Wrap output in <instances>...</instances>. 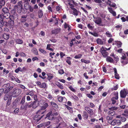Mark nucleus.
<instances>
[{"label": "nucleus", "mask_w": 128, "mask_h": 128, "mask_svg": "<svg viewBox=\"0 0 128 128\" xmlns=\"http://www.w3.org/2000/svg\"><path fill=\"white\" fill-rule=\"evenodd\" d=\"M48 106V103L44 102L43 105L41 107L40 110H38L36 112V114L34 117L33 119L35 122H38L44 116V115L42 116V115L44 114L46 112V110L42 111L45 110Z\"/></svg>", "instance_id": "nucleus-1"}, {"label": "nucleus", "mask_w": 128, "mask_h": 128, "mask_svg": "<svg viewBox=\"0 0 128 128\" xmlns=\"http://www.w3.org/2000/svg\"><path fill=\"white\" fill-rule=\"evenodd\" d=\"M3 87L5 89L4 93H7L10 91L14 88V86L11 85L10 83H7L4 84Z\"/></svg>", "instance_id": "nucleus-2"}, {"label": "nucleus", "mask_w": 128, "mask_h": 128, "mask_svg": "<svg viewBox=\"0 0 128 128\" xmlns=\"http://www.w3.org/2000/svg\"><path fill=\"white\" fill-rule=\"evenodd\" d=\"M58 114V113L56 111H54L53 112H52V111H50L46 114V116L45 117V118H48V120H52L54 118L53 116H57Z\"/></svg>", "instance_id": "nucleus-3"}, {"label": "nucleus", "mask_w": 128, "mask_h": 128, "mask_svg": "<svg viewBox=\"0 0 128 128\" xmlns=\"http://www.w3.org/2000/svg\"><path fill=\"white\" fill-rule=\"evenodd\" d=\"M30 102H26L25 104L22 105L20 106V108L21 110H26L28 108H30L31 107L30 105Z\"/></svg>", "instance_id": "nucleus-4"}, {"label": "nucleus", "mask_w": 128, "mask_h": 128, "mask_svg": "<svg viewBox=\"0 0 128 128\" xmlns=\"http://www.w3.org/2000/svg\"><path fill=\"white\" fill-rule=\"evenodd\" d=\"M22 92L21 90L19 89H14L12 95L14 97H16L20 95Z\"/></svg>", "instance_id": "nucleus-5"}, {"label": "nucleus", "mask_w": 128, "mask_h": 128, "mask_svg": "<svg viewBox=\"0 0 128 128\" xmlns=\"http://www.w3.org/2000/svg\"><path fill=\"white\" fill-rule=\"evenodd\" d=\"M84 110L90 116H92L94 114V110L88 106H86Z\"/></svg>", "instance_id": "nucleus-6"}, {"label": "nucleus", "mask_w": 128, "mask_h": 128, "mask_svg": "<svg viewBox=\"0 0 128 128\" xmlns=\"http://www.w3.org/2000/svg\"><path fill=\"white\" fill-rule=\"evenodd\" d=\"M128 94L125 89L121 90L120 92V97L122 98H124Z\"/></svg>", "instance_id": "nucleus-7"}, {"label": "nucleus", "mask_w": 128, "mask_h": 128, "mask_svg": "<svg viewBox=\"0 0 128 128\" xmlns=\"http://www.w3.org/2000/svg\"><path fill=\"white\" fill-rule=\"evenodd\" d=\"M39 102L37 100H35L30 103L31 107L33 108H35L37 107L39 105Z\"/></svg>", "instance_id": "nucleus-8"}, {"label": "nucleus", "mask_w": 128, "mask_h": 128, "mask_svg": "<svg viewBox=\"0 0 128 128\" xmlns=\"http://www.w3.org/2000/svg\"><path fill=\"white\" fill-rule=\"evenodd\" d=\"M96 20L94 21L95 23L99 24L100 26H103V25H100L102 22V18L100 17H97L96 18Z\"/></svg>", "instance_id": "nucleus-9"}, {"label": "nucleus", "mask_w": 128, "mask_h": 128, "mask_svg": "<svg viewBox=\"0 0 128 128\" xmlns=\"http://www.w3.org/2000/svg\"><path fill=\"white\" fill-rule=\"evenodd\" d=\"M18 6H15L14 7V8L11 10V13L14 16H18V15L16 12V8H18Z\"/></svg>", "instance_id": "nucleus-10"}, {"label": "nucleus", "mask_w": 128, "mask_h": 128, "mask_svg": "<svg viewBox=\"0 0 128 128\" xmlns=\"http://www.w3.org/2000/svg\"><path fill=\"white\" fill-rule=\"evenodd\" d=\"M100 52L104 58H106L108 56V52L106 51L105 50H102L101 49Z\"/></svg>", "instance_id": "nucleus-11"}, {"label": "nucleus", "mask_w": 128, "mask_h": 128, "mask_svg": "<svg viewBox=\"0 0 128 128\" xmlns=\"http://www.w3.org/2000/svg\"><path fill=\"white\" fill-rule=\"evenodd\" d=\"M10 13H5L4 14H3V13L2 14V18L4 20V18H5L6 19H8V18H9V16L10 15Z\"/></svg>", "instance_id": "nucleus-12"}, {"label": "nucleus", "mask_w": 128, "mask_h": 128, "mask_svg": "<svg viewBox=\"0 0 128 128\" xmlns=\"http://www.w3.org/2000/svg\"><path fill=\"white\" fill-rule=\"evenodd\" d=\"M60 28H57L53 30L52 31V34H57L60 32Z\"/></svg>", "instance_id": "nucleus-13"}, {"label": "nucleus", "mask_w": 128, "mask_h": 128, "mask_svg": "<svg viewBox=\"0 0 128 128\" xmlns=\"http://www.w3.org/2000/svg\"><path fill=\"white\" fill-rule=\"evenodd\" d=\"M114 71L115 73L114 76L115 78L117 79H119L120 78V76L119 74L117 73V71L116 68H114Z\"/></svg>", "instance_id": "nucleus-14"}, {"label": "nucleus", "mask_w": 128, "mask_h": 128, "mask_svg": "<svg viewBox=\"0 0 128 128\" xmlns=\"http://www.w3.org/2000/svg\"><path fill=\"white\" fill-rule=\"evenodd\" d=\"M82 116L84 119L87 120L88 118V114L86 111H83Z\"/></svg>", "instance_id": "nucleus-15"}, {"label": "nucleus", "mask_w": 128, "mask_h": 128, "mask_svg": "<svg viewBox=\"0 0 128 128\" xmlns=\"http://www.w3.org/2000/svg\"><path fill=\"white\" fill-rule=\"evenodd\" d=\"M108 10L109 12L112 14V15L114 16H116V12L113 10L112 8L110 7L108 8Z\"/></svg>", "instance_id": "nucleus-16"}, {"label": "nucleus", "mask_w": 128, "mask_h": 128, "mask_svg": "<svg viewBox=\"0 0 128 128\" xmlns=\"http://www.w3.org/2000/svg\"><path fill=\"white\" fill-rule=\"evenodd\" d=\"M106 61L108 62L112 63L114 62V60L113 59L109 56H108L106 58Z\"/></svg>", "instance_id": "nucleus-17"}, {"label": "nucleus", "mask_w": 128, "mask_h": 128, "mask_svg": "<svg viewBox=\"0 0 128 128\" xmlns=\"http://www.w3.org/2000/svg\"><path fill=\"white\" fill-rule=\"evenodd\" d=\"M22 1L18 2V5H17L18 6V8H19L20 9V11H19V12H21L22 9Z\"/></svg>", "instance_id": "nucleus-18"}, {"label": "nucleus", "mask_w": 128, "mask_h": 128, "mask_svg": "<svg viewBox=\"0 0 128 128\" xmlns=\"http://www.w3.org/2000/svg\"><path fill=\"white\" fill-rule=\"evenodd\" d=\"M27 18V16L26 15H22L20 19V21L21 22H24L26 21V18Z\"/></svg>", "instance_id": "nucleus-19"}, {"label": "nucleus", "mask_w": 128, "mask_h": 128, "mask_svg": "<svg viewBox=\"0 0 128 128\" xmlns=\"http://www.w3.org/2000/svg\"><path fill=\"white\" fill-rule=\"evenodd\" d=\"M9 26L10 27H12L14 25V20H10L8 21Z\"/></svg>", "instance_id": "nucleus-20"}, {"label": "nucleus", "mask_w": 128, "mask_h": 128, "mask_svg": "<svg viewBox=\"0 0 128 128\" xmlns=\"http://www.w3.org/2000/svg\"><path fill=\"white\" fill-rule=\"evenodd\" d=\"M97 43L99 44L102 45L103 44V42L100 39L98 38L96 40Z\"/></svg>", "instance_id": "nucleus-21"}, {"label": "nucleus", "mask_w": 128, "mask_h": 128, "mask_svg": "<svg viewBox=\"0 0 128 128\" xmlns=\"http://www.w3.org/2000/svg\"><path fill=\"white\" fill-rule=\"evenodd\" d=\"M115 44L117 45L118 48L121 47L122 44V43L120 41H115L114 42Z\"/></svg>", "instance_id": "nucleus-22"}, {"label": "nucleus", "mask_w": 128, "mask_h": 128, "mask_svg": "<svg viewBox=\"0 0 128 128\" xmlns=\"http://www.w3.org/2000/svg\"><path fill=\"white\" fill-rule=\"evenodd\" d=\"M9 16V18L10 19V20H14L18 18V16H14L13 15H10V14Z\"/></svg>", "instance_id": "nucleus-23"}, {"label": "nucleus", "mask_w": 128, "mask_h": 128, "mask_svg": "<svg viewBox=\"0 0 128 128\" xmlns=\"http://www.w3.org/2000/svg\"><path fill=\"white\" fill-rule=\"evenodd\" d=\"M102 0L103 2H105V0H106V1H105V2L108 1L109 2H111V1L109 0H94L95 2L97 3L98 4L101 3L102 2Z\"/></svg>", "instance_id": "nucleus-24"}, {"label": "nucleus", "mask_w": 128, "mask_h": 128, "mask_svg": "<svg viewBox=\"0 0 128 128\" xmlns=\"http://www.w3.org/2000/svg\"><path fill=\"white\" fill-rule=\"evenodd\" d=\"M3 37L4 39L8 40L9 38V35L7 33H4L3 34Z\"/></svg>", "instance_id": "nucleus-25"}, {"label": "nucleus", "mask_w": 128, "mask_h": 128, "mask_svg": "<svg viewBox=\"0 0 128 128\" xmlns=\"http://www.w3.org/2000/svg\"><path fill=\"white\" fill-rule=\"evenodd\" d=\"M122 25L120 24L115 26V28H116V30H118L120 31L122 28Z\"/></svg>", "instance_id": "nucleus-26"}, {"label": "nucleus", "mask_w": 128, "mask_h": 128, "mask_svg": "<svg viewBox=\"0 0 128 128\" xmlns=\"http://www.w3.org/2000/svg\"><path fill=\"white\" fill-rule=\"evenodd\" d=\"M15 42L16 43L18 44H22L23 43V41L21 40L20 39H16Z\"/></svg>", "instance_id": "nucleus-27"}, {"label": "nucleus", "mask_w": 128, "mask_h": 128, "mask_svg": "<svg viewBox=\"0 0 128 128\" xmlns=\"http://www.w3.org/2000/svg\"><path fill=\"white\" fill-rule=\"evenodd\" d=\"M81 61L82 62H84L86 64H88L90 63V61L89 60H85L83 59H81Z\"/></svg>", "instance_id": "nucleus-28"}, {"label": "nucleus", "mask_w": 128, "mask_h": 128, "mask_svg": "<svg viewBox=\"0 0 128 128\" xmlns=\"http://www.w3.org/2000/svg\"><path fill=\"white\" fill-rule=\"evenodd\" d=\"M43 12L42 10H40L38 12V15L39 18H41L43 16Z\"/></svg>", "instance_id": "nucleus-29"}, {"label": "nucleus", "mask_w": 128, "mask_h": 128, "mask_svg": "<svg viewBox=\"0 0 128 128\" xmlns=\"http://www.w3.org/2000/svg\"><path fill=\"white\" fill-rule=\"evenodd\" d=\"M50 104L52 106L56 108H58V106L54 102H51Z\"/></svg>", "instance_id": "nucleus-30"}, {"label": "nucleus", "mask_w": 128, "mask_h": 128, "mask_svg": "<svg viewBox=\"0 0 128 128\" xmlns=\"http://www.w3.org/2000/svg\"><path fill=\"white\" fill-rule=\"evenodd\" d=\"M67 60H66V62L69 65H70L71 64V61L70 60L72 59V58L70 57H68L66 58Z\"/></svg>", "instance_id": "nucleus-31"}, {"label": "nucleus", "mask_w": 128, "mask_h": 128, "mask_svg": "<svg viewBox=\"0 0 128 128\" xmlns=\"http://www.w3.org/2000/svg\"><path fill=\"white\" fill-rule=\"evenodd\" d=\"M2 11L4 13L3 14L6 13H9L8 12L9 10L8 9L6 8H2Z\"/></svg>", "instance_id": "nucleus-32"}, {"label": "nucleus", "mask_w": 128, "mask_h": 128, "mask_svg": "<svg viewBox=\"0 0 128 128\" xmlns=\"http://www.w3.org/2000/svg\"><path fill=\"white\" fill-rule=\"evenodd\" d=\"M115 120V122L116 125V126H119L121 124V122L119 120Z\"/></svg>", "instance_id": "nucleus-33"}, {"label": "nucleus", "mask_w": 128, "mask_h": 128, "mask_svg": "<svg viewBox=\"0 0 128 128\" xmlns=\"http://www.w3.org/2000/svg\"><path fill=\"white\" fill-rule=\"evenodd\" d=\"M25 96H23L22 99L20 104L22 105L24 104L25 102Z\"/></svg>", "instance_id": "nucleus-34"}, {"label": "nucleus", "mask_w": 128, "mask_h": 128, "mask_svg": "<svg viewBox=\"0 0 128 128\" xmlns=\"http://www.w3.org/2000/svg\"><path fill=\"white\" fill-rule=\"evenodd\" d=\"M106 35L108 37H112V35L109 31H107L106 33Z\"/></svg>", "instance_id": "nucleus-35"}, {"label": "nucleus", "mask_w": 128, "mask_h": 128, "mask_svg": "<svg viewBox=\"0 0 128 128\" xmlns=\"http://www.w3.org/2000/svg\"><path fill=\"white\" fill-rule=\"evenodd\" d=\"M108 114H110L111 116H113L115 114V112L113 110H111L108 112Z\"/></svg>", "instance_id": "nucleus-36"}, {"label": "nucleus", "mask_w": 128, "mask_h": 128, "mask_svg": "<svg viewBox=\"0 0 128 128\" xmlns=\"http://www.w3.org/2000/svg\"><path fill=\"white\" fill-rule=\"evenodd\" d=\"M118 99H117L116 98L114 97H112L111 98V100L112 101V104H115L116 102V100H117Z\"/></svg>", "instance_id": "nucleus-37"}, {"label": "nucleus", "mask_w": 128, "mask_h": 128, "mask_svg": "<svg viewBox=\"0 0 128 128\" xmlns=\"http://www.w3.org/2000/svg\"><path fill=\"white\" fill-rule=\"evenodd\" d=\"M64 98L66 99V98L65 97H63L62 96H60L58 98V100L59 102H62L63 99Z\"/></svg>", "instance_id": "nucleus-38"}, {"label": "nucleus", "mask_w": 128, "mask_h": 128, "mask_svg": "<svg viewBox=\"0 0 128 128\" xmlns=\"http://www.w3.org/2000/svg\"><path fill=\"white\" fill-rule=\"evenodd\" d=\"M114 96H115V97H114V98H116L117 99H118V92H114Z\"/></svg>", "instance_id": "nucleus-39"}, {"label": "nucleus", "mask_w": 128, "mask_h": 128, "mask_svg": "<svg viewBox=\"0 0 128 128\" xmlns=\"http://www.w3.org/2000/svg\"><path fill=\"white\" fill-rule=\"evenodd\" d=\"M72 10H73V13L76 16H78V13L77 10L75 8L72 9Z\"/></svg>", "instance_id": "nucleus-40"}, {"label": "nucleus", "mask_w": 128, "mask_h": 128, "mask_svg": "<svg viewBox=\"0 0 128 128\" xmlns=\"http://www.w3.org/2000/svg\"><path fill=\"white\" fill-rule=\"evenodd\" d=\"M9 96L10 95L6 93V94L4 96V100H7L8 98L9 97Z\"/></svg>", "instance_id": "nucleus-41"}, {"label": "nucleus", "mask_w": 128, "mask_h": 128, "mask_svg": "<svg viewBox=\"0 0 128 128\" xmlns=\"http://www.w3.org/2000/svg\"><path fill=\"white\" fill-rule=\"evenodd\" d=\"M46 84L45 83H42L40 86V87L41 88H45L46 87Z\"/></svg>", "instance_id": "nucleus-42"}, {"label": "nucleus", "mask_w": 128, "mask_h": 128, "mask_svg": "<svg viewBox=\"0 0 128 128\" xmlns=\"http://www.w3.org/2000/svg\"><path fill=\"white\" fill-rule=\"evenodd\" d=\"M29 5L28 4V1H24V6L25 7V8L27 9V8H26V7L27 6H29Z\"/></svg>", "instance_id": "nucleus-43"}, {"label": "nucleus", "mask_w": 128, "mask_h": 128, "mask_svg": "<svg viewBox=\"0 0 128 128\" xmlns=\"http://www.w3.org/2000/svg\"><path fill=\"white\" fill-rule=\"evenodd\" d=\"M82 55L81 54H79L78 55H76L74 57V58L76 59L79 58H81Z\"/></svg>", "instance_id": "nucleus-44"}, {"label": "nucleus", "mask_w": 128, "mask_h": 128, "mask_svg": "<svg viewBox=\"0 0 128 128\" xmlns=\"http://www.w3.org/2000/svg\"><path fill=\"white\" fill-rule=\"evenodd\" d=\"M4 89L2 88L0 89V97H1L4 93Z\"/></svg>", "instance_id": "nucleus-45"}, {"label": "nucleus", "mask_w": 128, "mask_h": 128, "mask_svg": "<svg viewBox=\"0 0 128 128\" xmlns=\"http://www.w3.org/2000/svg\"><path fill=\"white\" fill-rule=\"evenodd\" d=\"M118 88V84H117L116 86H114L112 88H111V90L112 91L115 90H117Z\"/></svg>", "instance_id": "nucleus-46"}, {"label": "nucleus", "mask_w": 128, "mask_h": 128, "mask_svg": "<svg viewBox=\"0 0 128 128\" xmlns=\"http://www.w3.org/2000/svg\"><path fill=\"white\" fill-rule=\"evenodd\" d=\"M8 24V22L6 21H4V22L3 21V26H9Z\"/></svg>", "instance_id": "nucleus-47"}, {"label": "nucleus", "mask_w": 128, "mask_h": 128, "mask_svg": "<svg viewBox=\"0 0 128 128\" xmlns=\"http://www.w3.org/2000/svg\"><path fill=\"white\" fill-rule=\"evenodd\" d=\"M126 118L124 116L120 118V121L122 122H124L126 120Z\"/></svg>", "instance_id": "nucleus-48"}, {"label": "nucleus", "mask_w": 128, "mask_h": 128, "mask_svg": "<svg viewBox=\"0 0 128 128\" xmlns=\"http://www.w3.org/2000/svg\"><path fill=\"white\" fill-rule=\"evenodd\" d=\"M50 121H48L45 122H44V126L46 127L47 126L50 124Z\"/></svg>", "instance_id": "nucleus-49"}, {"label": "nucleus", "mask_w": 128, "mask_h": 128, "mask_svg": "<svg viewBox=\"0 0 128 128\" xmlns=\"http://www.w3.org/2000/svg\"><path fill=\"white\" fill-rule=\"evenodd\" d=\"M11 99V98H10L9 97L8 99V102L6 103V106H9L10 104Z\"/></svg>", "instance_id": "nucleus-50"}, {"label": "nucleus", "mask_w": 128, "mask_h": 128, "mask_svg": "<svg viewBox=\"0 0 128 128\" xmlns=\"http://www.w3.org/2000/svg\"><path fill=\"white\" fill-rule=\"evenodd\" d=\"M38 50L39 51L42 53L44 54H46V51L41 48H39Z\"/></svg>", "instance_id": "nucleus-51"}, {"label": "nucleus", "mask_w": 128, "mask_h": 128, "mask_svg": "<svg viewBox=\"0 0 128 128\" xmlns=\"http://www.w3.org/2000/svg\"><path fill=\"white\" fill-rule=\"evenodd\" d=\"M87 27L90 30H92L93 28V27L92 26L90 25V24H87Z\"/></svg>", "instance_id": "nucleus-52"}, {"label": "nucleus", "mask_w": 128, "mask_h": 128, "mask_svg": "<svg viewBox=\"0 0 128 128\" xmlns=\"http://www.w3.org/2000/svg\"><path fill=\"white\" fill-rule=\"evenodd\" d=\"M58 73L60 74H62L64 73V72L62 69L59 70L58 71Z\"/></svg>", "instance_id": "nucleus-53"}, {"label": "nucleus", "mask_w": 128, "mask_h": 128, "mask_svg": "<svg viewBox=\"0 0 128 128\" xmlns=\"http://www.w3.org/2000/svg\"><path fill=\"white\" fill-rule=\"evenodd\" d=\"M33 52L34 54L36 55H37L38 54V51L36 48H34Z\"/></svg>", "instance_id": "nucleus-54"}, {"label": "nucleus", "mask_w": 128, "mask_h": 128, "mask_svg": "<svg viewBox=\"0 0 128 128\" xmlns=\"http://www.w3.org/2000/svg\"><path fill=\"white\" fill-rule=\"evenodd\" d=\"M5 4V2L4 0H1L0 1V5L2 6H3Z\"/></svg>", "instance_id": "nucleus-55"}, {"label": "nucleus", "mask_w": 128, "mask_h": 128, "mask_svg": "<svg viewBox=\"0 0 128 128\" xmlns=\"http://www.w3.org/2000/svg\"><path fill=\"white\" fill-rule=\"evenodd\" d=\"M3 20L2 19H0V27H2L3 26Z\"/></svg>", "instance_id": "nucleus-56"}, {"label": "nucleus", "mask_w": 128, "mask_h": 128, "mask_svg": "<svg viewBox=\"0 0 128 128\" xmlns=\"http://www.w3.org/2000/svg\"><path fill=\"white\" fill-rule=\"evenodd\" d=\"M68 88L72 92H75V90L74 88L72 86H70L68 87Z\"/></svg>", "instance_id": "nucleus-57"}, {"label": "nucleus", "mask_w": 128, "mask_h": 128, "mask_svg": "<svg viewBox=\"0 0 128 128\" xmlns=\"http://www.w3.org/2000/svg\"><path fill=\"white\" fill-rule=\"evenodd\" d=\"M92 35L96 37H98V33L96 32H93Z\"/></svg>", "instance_id": "nucleus-58"}, {"label": "nucleus", "mask_w": 128, "mask_h": 128, "mask_svg": "<svg viewBox=\"0 0 128 128\" xmlns=\"http://www.w3.org/2000/svg\"><path fill=\"white\" fill-rule=\"evenodd\" d=\"M47 75L48 76L47 79L50 81L51 79L53 77L52 76H50L49 75L47 74Z\"/></svg>", "instance_id": "nucleus-59"}, {"label": "nucleus", "mask_w": 128, "mask_h": 128, "mask_svg": "<svg viewBox=\"0 0 128 128\" xmlns=\"http://www.w3.org/2000/svg\"><path fill=\"white\" fill-rule=\"evenodd\" d=\"M114 39L113 38H110L108 40V43H110L114 40Z\"/></svg>", "instance_id": "nucleus-60"}, {"label": "nucleus", "mask_w": 128, "mask_h": 128, "mask_svg": "<svg viewBox=\"0 0 128 128\" xmlns=\"http://www.w3.org/2000/svg\"><path fill=\"white\" fill-rule=\"evenodd\" d=\"M29 8L30 12H32L34 10V8L33 7L31 6H29Z\"/></svg>", "instance_id": "nucleus-61"}, {"label": "nucleus", "mask_w": 128, "mask_h": 128, "mask_svg": "<svg viewBox=\"0 0 128 128\" xmlns=\"http://www.w3.org/2000/svg\"><path fill=\"white\" fill-rule=\"evenodd\" d=\"M114 60L116 61H118L119 60V58L117 56H115L114 57Z\"/></svg>", "instance_id": "nucleus-62"}, {"label": "nucleus", "mask_w": 128, "mask_h": 128, "mask_svg": "<svg viewBox=\"0 0 128 128\" xmlns=\"http://www.w3.org/2000/svg\"><path fill=\"white\" fill-rule=\"evenodd\" d=\"M28 95L31 96H33L34 95V93L33 91H30L29 92Z\"/></svg>", "instance_id": "nucleus-63"}, {"label": "nucleus", "mask_w": 128, "mask_h": 128, "mask_svg": "<svg viewBox=\"0 0 128 128\" xmlns=\"http://www.w3.org/2000/svg\"><path fill=\"white\" fill-rule=\"evenodd\" d=\"M122 128H128V124H126L124 126H123Z\"/></svg>", "instance_id": "nucleus-64"}]
</instances>
